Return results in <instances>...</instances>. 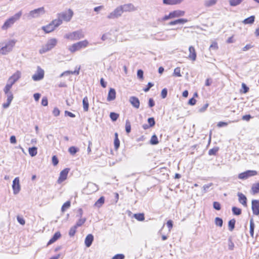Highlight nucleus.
Listing matches in <instances>:
<instances>
[{
  "label": "nucleus",
  "mask_w": 259,
  "mask_h": 259,
  "mask_svg": "<svg viewBox=\"0 0 259 259\" xmlns=\"http://www.w3.org/2000/svg\"><path fill=\"white\" fill-rule=\"evenodd\" d=\"M82 105L84 111H88L89 108V103L88 98L87 96L84 97L82 100Z\"/></svg>",
  "instance_id": "nucleus-25"
},
{
  "label": "nucleus",
  "mask_w": 259,
  "mask_h": 259,
  "mask_svg": "<svg viewBox=\"0 0 259 259\" xmlns=\"http://www.w3.org/2000/svg\"><path fill=\"white\" fill-rule=\"evenodd\" d=\"M148 122L150 127L153 126L155 124V119L153 117H150L148 119Z\"/></svg>",
  "instance_id": "nucleus-49"
},
{
  "label": "nucleus",
  "mask_w": 259,
  "mask_h": 259,
  "mask_svg": "<svg viewBox=\"0 0 259 259\" xmlns=\"http://www.w3.org/2000/svg\"><path fill=\"white\" fill-rule=\"evenodd\" d=\"M21 72L17 71L9 78L8 82L13 85L21 77Z\"/></svg>",
  "instance_id": "nucleus-12"
},
{
  "label": "nucleus",
  "mask_w": 259,
  "mask_h": 259,
  "mask_svg": "<svg viewBox=\"0 0 259 259\" xmlns=\"http://www.w3.org/2000/svg\"><path fill=\"white\" fill-rule=\"evenodd\" d=\"M136 8L132 4H126L117 7L110 16H120L123 12L134 11Z\"/></svg>",
  "instance_id": "nucleus-1"
},
{
  "label": "nucleus",
  "mask_w": 259,
  "mask_h": 259,
  "mask_svg": "<svg viewBox=\"0 0 259 259\" xmlns=\"http://www.w3.org/2000/svg\"><path fill=\"white\" fill-rule=\"evenodd\" d=\"M183 0H163V3L167 5H174L180 4Z\"/></svg>",
  "instance_id": "nucleus-24"
},
{
  "label": "nucleus",
  "mask_w": 259,
  "mask_h": 259,
  "mask_svg": "<svg viewBox=\"0 0 259 259\" xmlns=\"http://www.w3.org/2000/svg\"><path fill=\"white\" fill-rule=\"evenodd\" d=\"M53 114L56 117L60 115L59 109L57 107L54 108L53 111Z\"/></svg>",
  "instance_id": "nucleus-60"
},
{
  "label": "nucleus",
  "mask_w": 259,
  "mask_h": 259,
  "mask_svg": "<svg viewBox=\"0 0 259 259\" xmlns=\"http://www.w3.org/2000/svg\"><path fill=\"white\" fill-rule=\"evenodd\" d=\"M236 223V220L234 219H231L229 221L228 223V227H229V230L230 231H232L234 228H235V225Z\"/></svg>",
  "instance_id": "nucleus-31"
},
{
  "label": "nucleus",
  "mask_w": 259,
  "mask_h": 259,
  "mask_svg": "<svg viewBox=\"0 0 259 259\" xmlns=\"http://www.w3.org/2000/svg\"><path fill=\"white\" fill-rule=\"evenodd\" d=\"M257 175V171L254 170H248L243 172L240 173L238 175V178L241 180H245L249 177L254 176Z\"/></svg>",
  "instance_id": "nucleus-7"
},
{
  "label": "nucleus",
  "mask_w": 259,
  "mask_h": 259,
  "mask_svg": "<svg viewBox=\"0 0 259 259\" xmlns=\"http://www.w3.org/2000/svg\"><path fill=\"white\" fill-rule=\"evenodd\" d=\"M110 117L113 121H115L119 117V114L115 112H111Z\"/></svg>",
  "instance_id": "nucleus-44"
},
{
  "label": "nucleus",
  "mask_w": 259,
  "mask_h": 259,
  "mask_svg": "<svg viewBox=\"0 0 259 259\" xmlns=\"http://www.w3.org/2000/svg\"><path fill=\"white\" fill-rule=\"evenodd\" d=\"M41 105L44 106H46L48 104V99L46 97H44L41 100Z\"/></svg>",
  "instance_id": "nucleus-58"
},
{
  "label": "nucleus",
  "mask_w": 259,
  "mask_h": 259,
  "mask_svg": "<svg viewBox=\"0 0 259 259\" xmlns=\"http://www.w3.org/2000/svg\"><path fill=\"white\" fill-rule=\"evenodd\" d=\"M134 218L139 221H143L145 219L144 214L142 213H136L134 214Z\"/></svg>",
  "instance_id": "nucleus-34"
},
{
  "label": "nucleus",
  "mask_w": 259,
  "mask_h": 259,
  "mask_svg": "<svg viewBox=\"0 0 259 259\" xmlns=\"http://www.w3.org/2000/svg\"><path fill=\"white\" fill-rule=\"evenodd\" d=\"M76 229H77V227H75V226H73L70 229V230L69 232V235L70 237L74 236V235H75V234L76 233Z\"/></svg>",
  "instance_id": "nucleus-47"
},
{
  "label": "nucleus",
  "mask_w": 259,
  "mask_h": 259,
  "mask_svg": "<svg viewBox=\"0 0 259 259\" xmlns=\"http://www.w3.org/2000/svg\"><path fill=\"white\" fill-rule=\"evenodd\" d=\"M116 98V91L114 89L110 88L108 94L107 100L108 101H111L114 100Z\"/></svg>",
  "instance_id": "nucleus-18"
},
{
  "label": "nucleus",
  "mask_w": 259,
  "mask_h": 259,
  "mask_svg": "<svg viewBox=\"0 0 259 259\" xmlns=\"http://www.w3.org/2000/svg\"><path fill=\"white\" fill-rule=\"evenodd\" d=\"M174 74L175 75L180 77L181 76V74L180 73V68L179 67H177L175 69Z\"/></svg>",
  "instance_id": "nucleus-59"
},
{
  "label": "nucleus",
  "mask_w": 259,
  "mask_h": 259,
  "mask_svg": "<svg viewBox=\"0 0 259 259\" xmlns=\"http://www.w3.org/2000/svg\"><path fill=\"white\" fill-rule=\"evenodd\" d=\"M12 188L14 194H18L20 191V185L19 184V179L18 177L15 178L13 180Z\"/></svg>",
  "instance_id": "nucleus-11"
},
{
  "label": "nucleus",
  "mask_w": 259,
  "mask_h": 259,
  "mask_svg": "<svg viewBox=\"0 0 259 259\" xmlns=\"http://www.w3.org/2000/svg\"><path fill=\"white\" fill-rule=\"evenodd\" d=\"M213 207L215 209L217 210H220L221 208L220 203L217 201H215L213 203Z\"/></svg>",
  "instance_id": "nucleus-50"
},
{
  "label": "nucleus",
  "mask_w": 259,
  "mask_h": 259,
  "mask_svg": "<svg viewBox=\"0 0 259 259\" xmlns=\"http://www.w3.org/2000/svg\"><path fill=\"white\" fill-rule=\"evenodd\" d=\"M73 15V12L72 10L69 9L65 12H63L59 14V16H72Z\"/></svg>",
  "instance_id": "nucleus-30"
},
{
  "label": "nucleus",
  "mask_w": 259,
  "mask_h": 259,
  "mask_svg": "<svg viewBox=\"0 0 259 259\" xmlns=\"http://www.w3.org/2000/svg\"><path fill=\"white\" fill-rule=\"evenodd\" d=\"M44 71L39 66H37L36 72L32 75V78L37 81L42 79L44 77Z\"/></svg>",
  "instance_id": "nucleus-6"
},
{
  "label": "nucleus",
  "mask_w": 259,
  "mask_h": 259,
  "mask_svg": "<svg viewBox=\"0 0 259 259\" xmlns=\"http://www.w3.org/2000/svg\"><path fill=\"white\" fill-rule=\"evenodd\" d=\"M255 17H247L243 21L244 24H252L254 22Z\"/></svg>",
  "instance_id": "nucleus-35"
},
{
  "label": "nucleus",
  "mask_w": 259,
  "mask_h": 259,
  "mask_svg": "<svg viewBox=\"0 0 259 259\" xmlns=\"http://www.w3.org/2000/svg\"><path fill=\"white\" fill-rule=\"evenodd\" d=\"M189 55L188 58L192 61H195L196 59V52L193 46H190L189 48Z\"/></svg>",
  "instance_id": "nucleus-16"
},
{
  "label": "nucleus",
  "mask_w": 259,
  "mask_h": 259,
  "mask_svg": "<svg viewBox=\"0 0 259 259\" xmlns=\"http://www.w3.org/2000/svg\"><path fill=\"white\" fill-rule=\"evenodd\" d=\"M93 241H94V236L91 234H88L86 236V237L85 238V240H84V243H85V246L87 247H90L91 246Z\"/></svg>",
  "instance_id": "nucleus-20"
},
{
  "label": "nucleus",
  "mask_w": 259,
  "mask_h": 259,
  "mask_svg": "<svg viewBox=\"0 0 259 259\" xmlns=\"http://www.w3.org/2000/svg\"><path fill=\"white\" fill-rule=\"evenodd\" d=\"M45 14V10L44 7L39 8L29 12V16H33L34 15H40Z\"/></svg>",
  "instance_id": "nucleus-17"
},
{
  "label": "nucleus",
  "mask_w": 259,
  "mask_h": 259,
  "mask_svg": "<svg viewBox=\"0 0 259 259\" xmlns=\"http://www.w3.org/2000/svg\"><path fill=\"white\" fill-rule=\"evenodd\" d=\"M61 236V233L60 232H56L51 239L49 241L48 243V245L51 244L57 241L60 237Z\"/></svg>",
  "instance_id": "nucleus-21"
},
{
  "label": "nucleus",
  "mask_w": 259,
  "mask_h": 259,
  "mask_svg": "<svg viewBox=\"0 0 259 259\" xmlns=\"http://www.w3.org/2000/svg\"><path fill=\"white\" fill-rule=\"evenodd\" d=\"M217 3V0H206L205 1L204 5L206 7H210L215 5Z\"/></svg>",
  "instance_id": "nucleus-42"
},
{
  "label": "nucleus",
  "mask_w": 259,
  "mask_h": 259,
  "mask_svg": "<svg viewBox=\"0 0 259 259\" xmlns=\"http://www.w3.org/2000/svg\"><path fill=\"white\" fill-rule=\"evenodd\" d=\"M28 152L31 156H35L37 153V148L36 147H30L28 149Z\"/></svg>",
  "instance_id": "nucleus-28"
},
{
  "label": "nucleus",
  "mask_w": 259,
  "mask_h": 259,
  "mask_svg": "<svg viewBox=\"0 0 259 259\" xmlns=\"http://www.w3.org/2000/svg\"><path fill=\"white\" fill-rule=\"evenodd\" d=\"M71 203L70 201H67L65 202L61 207V210L62 212L65 211L67 209L70 207Z\"/></svg>",
  "instance_id": "nucleus-37"
},
{
  "label": "nucleus",
  "mask_w": 259,
  "mask_h": 259,
  "mask_svg": "<svg viewBox=\"0 0 259 259\" xmlns=\"http://www.w3.org/2000/svg\"><path fill=\"white\" fill-rule=\"evenodd\" d=\"M185 15V12L181 10H176L169 14L167 16H183ZM165 16H167L165 15Z\"/></svg>",
  "instance_id": "nucleus-22"
},
{
  "label": "nucleus",
  "mask_w": 259,
  "mask_h": 259,
  "mask_svg": "<svg viewBox=\"0 0 259 259\" xmlns=\"http://www.w3.org/2000/svg\"><path fill=\"white\" fill-rule=\"evenodd\" d=\"M238 196L239 202L241 203L243 206H247V198L242 193L238 192L237 194Z\"/></svg>",
  "instance_id": "nucleus-19"
},
{
  "label": "nucleus",
  "mask_w": 259,
  "mask_h": 259,
  "mask_svg": "<svg viewBox=\"0 0 259 259\" xmlns=\"http://www.w3.org/2000/svg\"><path fill=\"white\" fill-rule=\"evenodd\" d=\"M219 148L218 147H213L212 149H210L208 151V154L209 155H215L217 152L219 151Z\"/></svg>",
  "instance_id": "nucleus-40"
},
{
  "label": "nucleus",
  "mask_w": 259,
  "mask_h": 259,
  "mask_svg": "<svg viewBox=\"0 0 259 259\" xmlns=\"http://www.w3.org/2000/svg\"><path fill=\"white\" fill-rule=\"evenodd\" d=\"M85 221H86L85 218H83V219L80 218V219H79L78 220V221L76 223V224L74 226L75 227H76L77 228L80 227L85 222Z\"/></svg>",
  "instance_id": "nucleus-43"
},
{
  "label": "nucleus",
  "mask_w": 259,
  "mask_h": 259,
  "mask_svg": "<svg viewBox=\"0 0 259 259\" xmlns=\"http://www.w3.org/2000/svg\"><path fill=\"white\" fill-rule=\"evenodd\" d=\"M187 20L186 19H179L174 21H171L169 23L171 25H182L184 23L187 22Z\"/></svg>",
  "instance_id": "nucleus-23"
},
{
  "label": "nucleus",
  "mask_w": 259,
  "mask_h": 259,
  "mask_svg": "<svg viewBox=\"0 0 259 259\" xmlns=\"http://www.w3.org/2000/svg\"><path fill=\"white\" fill-rule=\"evenodd\" d=\"M255 228V225L253 222V220L252 219L250 220V234L252 237H253L254 235V230Z\"/></svg>",
  "instance_id": "nucleus-29"
},
{
  "label": "nucleus",
  "mask_w": 259,
  "mask_h": 259,
  "mask_svg": "<svg viewBox=\"0 0 259 259\" xmlns=\"http://www.w3.org/2000/svg\"><path fill=\"white\" fill-rule=\"evenodd\" d=\"M153 85L154 84L152 83V82H148L146 88H144L143 89V91L145 92H147L150 90V88H152Z\"/></svg>",
  "instance_id": "nucleus-57"
},
{
  "label": "nucleus",
  "mask_w": 259,
  "mask_h": 259,
  "mask_svg": "<svg viewBox=\"0 0 259 259\" xmlns=\"http://www.w3.org/2000/svg\"><path fill=\"white\" fill-rule=\"evenodd\" d=\"M64 38L71 41H74L83 38L84 37V34L81 30H78L71 32L66 33L64 35Z\"/></svg>",
  "instance_id": "nucleus-3"
},
{
  "label": "nucleus",
  "mask_w": 259,
  "mask_h": 259,
  "mask_svg": "<svg viewBox=\"0 0 259 259\" xmlns=\"http://www.w3.org/2000/svg\"><path fill=\"white\" fill-rule=\"evenodd\" d=\"M79 151V149L75 146H71L70 147L68 151L71 155H74L76 154L78 151Z\"/></svg>",
  "instance_id": "nucleus-36"
},
{
  "label": "nucleus",
  "mask_w": 259,
  "mask_h": 259,
  "mask_svg": "<svg viewBox=\"0 0 259 259\" xmlns=\"http://www.w3.org/2000/svg\"><path fill=\"white\" fill-rule=\"evenodd\" d=\"M69 171V169L66 168L60 172L59 177L57 181L58 183L60 184L67 179Z\"/></svg>",
  "instance_id": "nucleus-10"
},
{
  "label": "nucleus",
  "mask_w": 259,
  "mask_h": 259,
  "mask_svg": "<svg viewBox=\"0 0 259 259\" xmlns=\"http://www.w3.org/2000/svg\"><path fill=\"white\" fill-rule=\"evenodd\" d=\"M57 42V40L56 38H52L48 41L46 45L51 50L56 45Z\"/></svg>",
  "instance_id": "nucleus-26"
},
{
  "label": "nucleus",
  "mask_w": 259,
  "mask_h": 259,
  "mask_svg": "<svg viewBox=\"0 0 259 259\" xmlns=\"http://www.w3.org/2000/svg\"><path fill=\"white\" fill-rule=\"evenodd\" d=\"M251 191L253 194L259 193V182L252 185L251 187Z\"/></svg>",
  "instance_id": "nucleus-27"
},
{
  "label": "nucleus",
  "mask_w": 259,
  "mask_h": 259,
  "mask_svg": "<svg viewBox=\"0 0 259 259\" xmlns=\"http://www.w3.org/2000/svg\"><path fill=\"white\" fill-rule=\"evenodd\" d=\"M105 199L103 196H101L100 198L95 202V206L98 207H101L104 203Z\"/></svg>",
  "instance_id": "nucleus-32"
},
{
  "label": "nucleus",
  "mask_w": 259,
  "mask_h": 259,
  "mask_svg": "<svg viewBox=\"0 0 259 259\" xmlns=\"http://www.w3.org/2000/svg\"><path fill=\"white\" fill-rule=\"evenodd\" d=\"M143 71L141 69H139L137 71V76L140 79L143 78Z\"/></svg>",
  "instance_id": "nucleus-61"
},
{
  "label": "nucleus",
  "mask_w": 259,
  "mask_h": 259,
  "mask_svg": "<svg viewBox=\"0 0 259 259\" xmlns=\"http://www.w3.org/2000/svg\"><path fill=\"white\" fill-rule=\"evenodd\" d=\"M12 86L13 84H12L11 83L7 82V83L6 84L5 87L4 89V92L5 94H7L9 92H11L10 90L11 89Z\"/></svg>",
  "instance_id": "nucleus-38"
},
{
  "label": "nucleus",
  "mask_w": 259,
  "mask_h": 259,
  "mask_svg": "<svg viewBox=\"0 0 259 259\" xmlns=\"http://www.w3.org/2000/svg\"><path fill=\"white\" fill-rule=\"evenodd\" d=\"M101 39L103 41L108 40L109 43L114 42L116 41V36L114 35H112L111 31L104 34L102 37Z\"/></svg>",
  "instance_id": "nucleus-9"
},
{
  "label": "nucleus",
  "mask_w": 259,
  "mask_h": 259,
  "mask_svg": "<svg viewBox=\"0 0 259 259\" xmlns=\"http://www.w3.org/2000/svg\"><path fill=\"white\" fill-rule=\"evenodd\" d=\"M214 222H215V225L219 226L220 227H222L223 224V221L222 219H221L219 217H217L215 218Z\"/></svg>",
  "instance_id": "nucleus-41"
},
{
  "label": "nucleus",
  "mask_w": 259,
  "mask_h": 259,
  "mask_svg": "<svg viewBox=\"0 0 259 259\" xmlns=\"http://www.w3.org/2000/svg\"><path fill=\"white\" fill-rule=\"evenodd\" d=\"M19 17H10L7 21L4 23V25L2 27L3 30H7L9 28L11 27L14 23L18 20Z\"/></svg>",
  "instance_id": "nucleus-8"
},
{
  "label": "nucleus",
  "mask_w": 259,
  "mask_h": 259,
  "mask_svg": "<svg viewBox=\"0 0 259 259\" xmlns=\"http://www.w3.org/2000/svg\"><path fill=\"white\" fill-rule=\"evenodd\" d=\"M59 160L57 157L56 155H54L52 157V163L54 166L57 165L58 164Z\"/></svg>",
  "instance_id": "nucleus-56"
},
{
  "label": "nucleus",
  "mask_w": 259,
  "mask_h": 259,
  "mask_svg": "<svg viewBox=\"0 0 259 259\" xmlns=\"http://www.w3.org/2000/svg\"><path fill=\"white\" fill-rule=\"evenodd\" d=\"M124 255L123 254H117L114 255L112 259H124Z\"/></svg>",
  "instance_id": "nucleus-63"
},
{
  "label": "nucleus",
  "mask_w": 259,
  "mask_h": 259,
  "mask_svg": "<svg viewBox=\"0 0 259 259\" xmlns=\"http://www.w3.org/2000/svg\"><path fill=\"white\" fill-rule=\"evenodd\" d=\"M89 42L87 39L78 41L68 47V50L71 53H74L81 49L87 48L89 46Z\"/></svg>",
  "instance_id": "nucleus-2"
},
{
  "label": "nucleus",
  "mask_w": 259,
  "mask_h": 259,
  "mask_svg": "<svg viewBox=\"0 0 259 259\" xmlns=\"http://www.w3.org/2000/svg\"><path fill=\"white\" fill-rule=\"evenodd\" d=\"M62 22V20L58 17V19L52 21L50 23L42 27V29L46 32L49 33L53 31L55 28L59 26Z\"/></svg>",
  "instance_id": "nucleus-4"
},
{
  "label": "nucleus",
  "mask_w": 259,
  "mask_h": 259,
  "mask_svg": "<svg viewBox=\"0 0 259 259\" xmlns=\"http://www.w3.org/2000/svg\"><path fill=\"white\" fill-rule=\"evenodd\" d=\"M17 221L22 225H24L25 223L24 219L19 216L17 218Z\"/></svg>",
  "instance_id": "nucleus-64"
},
{
  "label": "nucleus",
  "mask_w": 259,
  "mask_h": 259,
  "mask_svg": "<svg viewBox=\"0 0 259 259\" xmlns=\"http://www.w3.org/2000/svg\"><path fill=\"white\" fill-rule=\"evenodd\" d=\"M208 103H206L205 104H204L203 107H201L199 109V112H204L206 109L207 108V107H208Z\"/></svg>",
  "instance_id": "nucleus-62"
},
{
  "label": "nucleus",
  "mask_w": 259,
  "mask_h": 259,
  "mask_svg": "<svg viewBox=\"0 0 259 259\" xmlns=\"http://www.w3.org/2000/svg\"><path fill=\"white\" fill-rule=\"evenodd\" d=\"M228 241H229V243H228L229 249L230 250H233L234 249V244L232 241V240H231V238L229 239Z\"/></svg>",
  "instance_id": "nucleus-52"
},
{
  "label": "nucleus",
  "mask_w": 259,
  "mask_h": 259,
  "mask_svg": "<svg viewBox=\"0 0 259 259\" xmlns=\"http://www.w3.org/2000/svg\"><path fill=\"white\" fill-rule=\"evenodd\" d=\"M218 49V44L216 42H213L209 47V50H217Z\"/></svg>",
  "instance_id": "nucleus-53"
},
{
  "label": "nucleus",
  "mask_w": 259,
  "mask_h": 259,
  "mask_svg": "<svg viewBox=\"0 0 259 259\" xmlns=\"http://www.w3.org/2000/svg\"><path fill=\"white\" fill-rule=\"evenodd\" d=\"M125 131L127 134L130 133L131 131V125L130 122L128 120H126Z\"/></svg>",
  "instance_id": "nucleus-48"
},
{
  "label": "nucleus",
  "mask_w": 259,
  "mask_h": 259,
  "mask_svg": "<svg viewBox=\"0 0 259 259\" xmlns=\"http://www.w3.org/2000/svg\"><path fill=\"white\" fill-rule=\"evenodd\" d=\"M232 210L234 215H239L241 213V209L237 207L233 206Z\"/></svg>",
  "instance_id": "nucleus-39"
},
{
  "label": "nucleus",
  "mask_w": 259,
  "mask_h": 259,
  "mask_svg": "<svg viewBox=\"0 0 259 259\" xmlns=\"http://www.w3.org/2000/svg\"><path fill=\"white\" fill-rule=\"evenodd\" d=\"M16 40L14 39L9 40L6 45L0 49V53L6 55L11 52L16 44Z\"/></svg>",
  "instance_id": "nucleus-5"
},
{
  "label": "nucleus",
  "mask_w": 259,
  "mask_h": 259,
  "mask_svg": "<svg viewBox=\"0 0 259 259\" xmlns=\"http://www.w3.org/2000/svg\"><path fill=\"white\" fill-rule=\"evenodd\" d=\"M129 102L136 109L140 107V103L139 99L135 96H132L129 99Z\"/></svg>",
  "instance_id": "nucleus-14"
},
{
  "label": "nucleus",
  "mask_w": 259,
  "mask_h": 259,
  "mask_svg": "<svg viewBox=\"0 0 259 259\" xmlns=\"http://www.w3.org/2000/svg\"><path fill=\"white\" fill-rule=\"evenodd\" d=\"M213 185V184L212 183H210L209 184L204 185L202 187V192L205 193L207 192L208 191V189L210 188V187H211Z\"/></svg>",
  "instance_id": "nucleus-46"
},
{
  "label": "nucleus",
  "mask_w": 259,
  "mask_h": 259,
  "mask_svg": "<svg viewBox=\"0 0 259 259\" xmlns=\"http://www.w3.org/2000/svg\"><path fill=\"white\" fill-rule=\"evenodd\" d=\"M159 143L157 137L156 135H154L152 136L151 140L150 141V144L152 145H155L158 144Z\"/></svg>",
  "instance_id": "nucleus-33"
},
{
  "label": "nucleus",
  "mask_w": 259,
  "mask_h": 259,
  "mask_svg": "<svg viewBox=\"0 0 259 259\" xmlns=\"http://www.w3.org/2000/svg\"><path fill=\"white\" fill-rule=\"evenodd\" d=\"M87 189L89 190L90 193H93L97 191L99 188L96 184L92 182H89L87 186Z\"/></svg>",
  "instance_id": "nucleus-15"
},
{
  "label": "nucleus",
  "mask_w": 259,
  "mask_h": 259,
  "mask_svg": "<svg viewBox=\"0 0 259 259\" xmlns=\"http://www.w3.org/2000/svg\"><path fill=\"white\" fill-rule=\"evenodd\" d=\"M251 208L254 215L259 214V200H252L251 202Z\"/></svg>",
  "instance_id": "nucleus-13"
},
{
  "label": "nucleus",
  "mask_w": 259,
  "mask_h": 259,
  "mask_svg": "<svg viewBox=\"0 0 259 259\" xmlns=\"http://www.w3.org/2000/svg\"><path fill=\"white\" fill-rule=\"evenodd\" d=\"M5 94L6 95L7 97V100L9 102H12V101L13 99V95L12 93L9 92L8 93Z\"/></svg>",
  "instance_id": "nucleus-51"
},
{
  "label": "nucleus",
  "mask_w": 259,
  "mask_h": 259,
  "mask_svg": "<svg viewBox=\"0 0 259 259\" xmlns=\"http://www.w3.org/2000/svg\"><path fill=\"white\" fill-rule=\"evenodd\" d=\"M114 145L115 149H117L120 146V141L118 138L114 139Z\"/></svg>",
  "instance_id": "nucleus-55"
},
{
  "label": "nucleus",
  "mask_w": 259,
  "mask_h": 259,
  "mask_svg": "<svg viewBox=\"0 0 259 259\" xmlns=\"http://www.w3.org/2000/svg\"><path fill=\"white\" fill-rule=\"evenodd\" d=\"M167 95V90L166 88L162 89L161 93V96L162 99H165Z\"/></svg>",
  "instance_id": "nucleus-54"
},
{
  "label": "nucleus",
  "mask_w": 259,
  "mask_h": 259,
  "mask_svg": "<svg viewBox=\"0 0 259 259\" xmlns=\"http://www.w3.org/2000/svg\"><path fill=\"white\" fill-rule=\"evenodd\" d=\"M51 50V49L48 47V46L46 44L43 46L42 48L39 50V52L40 54H44L46 53L47 52Z\"/></svg>",
  "instance_id": "nucleus-45"
}]
</instances>
